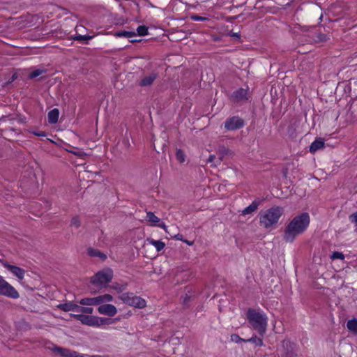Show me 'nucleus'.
I'll return each instance as SVG.
<instances>
[{
	"mask_svg": "<svg viewBox=\"0 0 357 357\" xmlns=\"http://www.w3.org/2000/svg\"><path fill=\"white\" fill-rule=\"evenodd\" d=\"M310 218L308 213L304 212L295 216L286 226L283 239L292 243L296 236L303 234L310 225Z\"/></svg>",
	"mask_w": 357,
	"mask_h": 357,
	"instance_id": "nucleus-1",
	"label": "nucleus"
},
{
	"mask_svg": "<svg viewBox=\"0 0 357 357\" xmlns=\"http://www.w3.org/2000/svg\"><path fill=\"white\" fill-rule=\"evenodd\" d=\"M284 213V208L275 206L264 211L259 213V222L265 228L268 229L278 222L280 218Z\"/></svg>",
	"mask_w": 357,
	"mask_h": 357,
	"instance_id": "nucleus-2",
	"label": "nucleus"
},
{
	"mask_svg": "<svg viewBox=\"0 0 357 357\" xmlns=\"http://www.w3.org/2000/svg\"><path fill=\"white\" fill-rule=\"evenodd\" d=\"M247 319L252 328L257 331L261 336H264L267 327L266 316L255 309L249 308L247 311Z\"/></svg>",
	"mask_w": 357,
	"mask_h": 357,
	"instance_id": "nucleus-3",
	"label": "nucleus"
},
{
	"mask_svg": "<svg viewBox=\"0 0 357 357\" xmlns=\"http://www.w3.org/2000/svg\"><path fill=\"white\" fill-rule=\"evenodd\" d=\"M119 298L124 303L140 309L144 308L146 304L144 298L134 295L133 293H123Z\"/></svg>",
	"mask_w": 357,
	"mask_h": 357,
	"instance_id": "nucleus-4",
	"label": "nucleus"
},
{
	"mask_svg": "<svg viewBox=\"0 0 357 357\" xmlns=\"http://www.w3.org/2000/svg\"><path fill=\"white\" fill-rule=\"evenodd\" d=\"M113 278V273L111 269L105 271H99L91 278V282L97 286L105 285L110 282Z\"/></svg>",
	"mask_w": 357,
	"mask_h": 357,
	"instance_id": "nucleus-5",
	"label": "nucleus"
},
{
	"mask_svg": "<svg viewBox=\"0 0 357 357\" xmlns=\"http://www.w3.org/2000/svg\"><path fill=\"white\" fill-rule=\"evenodd\" d=\"M0 295L13 299L20 297L18 291L1 276H0Z\"/></svg>",
	"mask_w": 357,
	"mask_h": 357,
	"instance_id": "nucleus-6",
	"label": "nucleus"
},
{
	"mask_svg": "<svg viewBox=\"0 0 357 357\" xmlns=\"http://www.w3.org/2000/svg\"><path fill=\"white\" fill-rule=\"evenodd\" d=\"M112 300V296L106 294L94 298H84L79 303L82 305H100L102 303L110 302Z\"/></svg>",
	"mask_w": 357,
	"mask_h": 357,
	"instance_id": "nucleus-7",
	"label": "nucleus"
},
{
	"mask_svg": "<svg viewBox=\"0 0 357 357\" xmlns=\"http://www.w3.org/2000/svg\"><path fill=\"white\" fill-rule=\"evenodd\" d=\"M244 121L239 116H232L227 119L225 122V128L227 130H236L244 126Z\"/></svg>",
	"mask_w": 357,
	"mask_h": 357,
	"instance_id": "nucleus-8",
	"label": "nucleus"
},
{
	"mask_svg": "<svg viewBox=\"0 0 357 357\" xmlns=\"http://www.w3.org/2000/svg\"><path fill=\"white\" fill-rule=\"evenodd\" d=\"M76 320L89 326H98L97 317L88 314H71Z\"/></svg>",
	"mask_w": 357,
	"mask_h": 357,
	"instance_id": "nucleus-9",
	"label": "nucleus"
},
{
	"mask_svg": "<svg viewBox=\"0 0 357 357\" xmlns=\"http://www.w3.org/2000/svg\"><path fill=\"white\" fill-rule=\"evenodd\" d=\"M52 350L61 357H84L83 354H79L75 351L57 346H55Z\"/></svg>",
	"mask_w": 357,
	"mask_h": 357,
	"instance_id": "nucleus-10",
	"label": "nucleus"
},
{
	"mask_svg": "<svg viewBox=\"0 0 357 357\" xmlns=\"http://www.w3.org/2000/svg\"><path fill=\"white\" fill-rule=\"evenodd\" d=\"M282 351L281 354L282 357H296V354L294 349V344L289 342L282 341Z\"/></svg>",
	"mask_w": 357,
	"mask_h": 357,
	"instance_id": "nucleus-11",
	"label": "nucleus"
},
{
	"mask_svg": "<svg viewBox=\"0 0 357 357\" xmlns=\"http://www.w3.org/2000/svg\"><path fill=\"white\" fill-rule=\"evenodd\" d=\"M98 311L101 314H105L109 317L114 316L117 312L116 307L112 304H102L99 305Z\"/></svg>",
	"mask_w": 357,
	"mask_h": 357,
	"instance_id": "nucleus-12",
	"label": "nucleus"
},
{
	"mask_svg": "<svg viewBox=\"0 0 357 357\" xmlns=\"http://www.w3.org/2000/svg\"><path fill=\"white\" fill-rule=\"evenodd\" d=\"M3 266L15 275L20 280L24 278L25 271L23 268L11 265L8 263L3 264Z\"/></svg>",
	"mask_w": 357,
	"mask_h": 357,
	"instance_id": "nucleus-13",
	"label": "nucleus"
},
{
	"mask_svg": "<svg viewBox=\"0 0 357 357\" xmlns=\"http://www.w3.org/2000/svg\"><path fill=\"white\" fill-rule=\"evenodd\" d=\"M247 93L248 91L246 89L240 88L233 92L231 97L235 102L246 100H248Z\"/></svg>",
	"mask_w": 357,
	"mask_h": 357,
	"instance_id": "nucleus-14",
	"label": "nucleus"
},
{
	"mask_svg": "<svg viewBox=\"0 0 357 357\" xmlns=\"http://www.w3.org/2000/svg\"><path fill=\"white\" fill-rule=\"evenodd\" d=\"M324 147V139L319 137L317 138L310 146V152L312 153H315L318 150L321 149Z\"/></svg>",
	"mask_w": 357,
	"mask_h": 357,
	"instance_id": "nucleus-15",
	"label": "nucleus"
},
{
	"mask_svg": "<svg viewBox=\"0 0 357 357\" xmlns=\"http://www.w3.org/2000/svg\"><path fill=\"white\" fill-rule=\"evenodd\" d=\"M260 204H261L260 200H259V199L254 200L250 206L245 208L242 211V215H248V214L252 213L253 212L257 211V209L258 208V206H259Z\"/></svg>",
	"mask_w": 357,
	"mask_h": 357,
	"instance_id": "nucleus-16",
	"label": "nucleus"
},
{
	"mask_svg": "<svg viewBox=\"0 0 357 357\" xmlns=\"http://www.w3.org/2000/svg\"><path fill=\"white\" fill-rule=\"evenodd\" d=\"M157 75L155 73H151L150 75L144 77L139 82V86H148L153 84L156 79Z\"/></svg>",
	"mask_w": 357,
	"mask_h": 357,
	"instance_id": "nucleus-17",
	"label": "nucleus"
},
{
	"mask_svg": "<svg viewBox=\"0 0 357 357\" xmlns=\"http://www.w3.org/2000/svg\"><path fill=\"white\" fill-rule=\"evenodd\" d=\"M77 304L73 302H67L57 305V308L64 312L76 311Z\"/></svg>",
	"mask_w": 357,
	"mask_h": 357,
	"instance_id": "nucleus-18",
	"label": "nucleus"
},
{
	"mask_svg": "<svg viewBox=\"0 0 357 357\" xmlns=\"http://www.w3.org/2000/svg\"><path fill=\"white\" fill-rule=\"evenodd\" d=\"M59 111L57 108H54L48 112V122L50 124L56 123L58 121Z\"/></svg>",
	"mask_w": 357,
	"mask_h": 357,
	"instance_id": "nucleus-19",
	"label": "nucleus"
},
{
	"mask_svg": "<svg viewBox=\"0 0 357 357\" xmlns=\"http://www.w3.org/2000/svg\"><path fill=\"white\" fill-rule=\"evenodd\" d=\"M87 253L91 257H99L102 260H105L107 258V255L105 254H104L103 252H100L98 249L89 248Z\"/></svg>",
	"mask_w": 357,
	"mask_h": 357,
	"instance_id": "nucleus-20",
	"label": "nucleus"
},
{
	"mask_svg": "<svg viewBox=\"0 0 357 357\" xmlns=\"http://www.w3.org/2000/svg\"><path fill=\"white\" fill-rule=\"evenodd\" d=\"M147 241H149L151 245H153L158 252L161 251L165 246V243L161 241L147 238Z\"/></svg>",
	"mask_w": 357,
	"mask_h": 357,
	"instance_id": "nucleus-21",
	"label": "nucleus"
},
{
	"mask_svg": "<svg viewBox=\"0 0 357 357\" xmlns=\"http://www.w3.org/2000/svg\"><path fill=\"white\" fill-rule=\"evenodd\" d=\"M347 327L348 330L351 332L354 335H357V319H353L349 320L347 323Z\"/></svg>",
	"mask_w": 357,
	"mask_h": 357,
	"instance_id": "nucleus-22",
	"label": "nucleus"
},
{
	"mask_svg": "<svg viewBox=\"0 0 357 357\" xmlns=\"http://www.w3.org/2000/svg\"><path fill=\"white\" fill-rule=\"evenodd\" d=\"M330 37L327 34L321 33V32H317L315 33V35L314 36V40L316 43H322L326 42L328 40H329Z\"/></svg>",
	"mask_w": 357,
	"mask_h": 357,
	"instance_id": "nucleus-23",
	"label": "nucleus"
},
{
	"mask_svg": "<svg viewBox=\"0 0 357 357\" xmlns=\"http://www.w3.org/2000/svg\"><path fill=\"white\" fill-rule=\"evenodd\" d=\"M231 151L227 147L224 146H221L218 148V154H219V164L220 163V162L223 159V157L225 155H229V154H231Z\"/></svg>",
	"mask_w": 357,
	"mask_h": 357,
	"instance_id": "nucleus-24",
	"label": "nucleus"
},
{
	"mask_svg": "<svg viewBox=\"0 0 357 357\" xmlns=\"http://www.w3.org/2000/svg\"><path fill=\"white\" fill-rule=\"evenodd\" d=\"M146 220L151 222L154 225H155L157 223H159L160 221V218L155 216L154 213L151 211L146 213Z\"/></svg>",
	"mask_w": 357,
	"mask_h": 357,
	"instance_id": "nucleus-25",
	"label": "nucleus"
},
{
	"mask_svg": "<svg viewBox=\"0 0 357 357\" xmlns=\"http://www.w3.org/2000/svg\"><path fill=\"white\" fill-rule=\"evenodd\" d=\"M93 311V309L91 307H84V306H79L78 305H77L76 312L82 313V314H87L89 315V314H92Z\"/></svg>",
	"mask_w": 357,
	"mask_h": 357,
	"instance_id": "nucleus-26",
	"label": "nucleus"
},
{
	"mask_svg": "<svg viewBox=\"0 0 357 357\" xmlns=\"http://www.w3.org/2000/svg\"><path fill=\"white\" fill-rule=\"evenodd\" d=\"M115 36L117 37H126L131 38L133 36H136L137 34L135 31H120L115 33Z\"/></svg>",
	"mask_w": 357,
	"mask_h": 357,
	"instance_id": "nucleus-27",
	"label": "nucleus"
},
{
	"mask_svg": "<svg viewBox=\"0 0 357 357\" xmlns=\"http://www.w3.org/2000/svg\"><path fill=\"white\" fill-rule=\"evenodd\" d=\"M97 322L98 326L99 327L102 325H109L114 323L112 319L110 318H105V317H97Z\"/></svg>",
	"mask_w": 357,
	"mask_h": 357,
	"instance_id": "nucleus-28",
	"label": "nucleus"
},
{
	"mask_svg": "<svg viewBox=\"0 0 357 357\" xmlns=\"http://www.w3.org/2000/svg\"><path fill=\"white\" fill-rule=\"evenodd\" d=\"M46 70L45 69H36L34 70H33L28 76V78L29 79H33L40 75H42L43 73H46Z\"/></svg>",
	"mask_w": 357,
	"mask_h": 357,
	"instance_id": "nucleus-29",
	"label": "nucleus"
},
{
	"mask_svg": "<svg viewBox=\"0 0 357 357\" xmlns=\"http://www.w3.org/2000/svg\"><path fill=\"white\" fill-rule=\"evenodd\" d=\"M176 160L179 162L183 163L185 161V155L184 151L180 149H176Z\"/></svg>",
	"mask_w": 357,
	"mask_h": 357,
	"instance_id": "nucleus-30",
	"label": "nucleus"
},
{
	"mask_svg": "<svg viewBox=\"0 0 357 357\" xmlns=\"http://www.w3.org/2000/svg\"><path fill=\"white\" fill-rule=\"evenodd\" d=\"M126 287H127L126 283L119 284V283L115 282L112 285V288H113L114 290H116L119 293L124 291L126 289Z\"/></svg>",
	"mask_w": 357,
	"mask_h": 357,
	"instance_id": "nucleus-31",
	"label": "nucleus"
},
{
	"mask_svg": "<svg viewBox=\"0 0 357 357\" xmlns=\"http://www.w3.org/2000/svg\"><path fill=\"white\" fill-rule=\"evenodd\" d=\"M70 226L79 228L81 226V220L78 215H75L72 218L70 221Z\"/></svg>",
	"mask_w": 357,
	"mask_h": 357,
	"instance_id": "nucleus-32",
	"label": "nucleus"
},
{
	"mask_svg": "<svg viewBox=\"0 0 357 357\" xmlns=\"http://www.w3.org/2000/svg\"><path fill=\"white\" fill-rule=\"evenodd\" d=\"M246 342H252L256 346H261V345H263V340H262V339L261 337H257L256 335L252 337L250 339H248L246 340Z\"/></svg>",
	"mask_w": 357,
	"mask_h": 357,
	"instance_id": "nucleus-33",
	"label": "nucleus"
},
{
	"mask_svg": "<svg viewBox=\"0 0 357 357\" xmlns=\"http://www.w3.org/2000/svg\"><path fill=\"white\" fill-rule=\"evenodd\" d=\"M93 36H88V35H77L73 37V39L74 40H79V41H88L89 40H91L93 38Z\"/></svg>",
	"mask_w": 357,
	"mask_h": 357,
	"instance_id": "nucleus-34",
	"label": "nucleus"
},
{
	"mask_svg": "<svg viewBox=\"0 0 357 357\" xmlns=\"http://www.w3.org/2000/svg\"><path fill=\"white\" fill-rule=\"evenodd\" d=\"M137 31L139 36H146L148 34V28L144 25H140L137 27Z\"/></svg>",
	"mask_w": 357,
	"mask_h": 357,
	"instance_id": "nucleus-35",
	"label": "nucleus"
},
{
	"mask_svg": "<svg viewBox=\"0 0 357 357\" xmlns=\"http://www.w3.org/2000/svg\"><path fill=\"white\" fill-rule=\"evenodd\" d=\"M331 258L333 260H334V259L343 260L344 259V255L342 252L335 251V252H333V254L331 256Z\"/></svg>",
	"mask_w": 357,
	"mask_h": 357,
	"instance_id": "nucleus-36",
	"label": "nucleus"
},
{
	"mask_svg": "<svg viewBox=\"0 0 357 357\" xmlns=\"http://www.w3.org/2000/svg\"><path fill=\"white\" fill-rule=\"evenodd\" d=\"M231 340L236 342H247L245 339L241 338L238 335L233 334L231 335Z\"/></svg>",
	"mask_w": 357,
	"mask_h": 357,
	"instance_id": "nucleus-37",
	"label": "nucleus"
},
{
	"mask_svg": "<svg viewBox=\"0 0 357 357\" xmlns=\"http://www.w3.org/2000/svg\"><path fill=\"white\" fill-rule=\"evenodd\" d=\"M349 220L357 225V211L349 215Z\"/></svg>",
	"mask_w": 357,
	"mask_h": 357,
	"instance_id": "nucleus-38",
	"label": "nucleus"
},
{
	"mask_svg": "<svg viewBox=\"0 0 357 357\" xmlns=\"http://www.w3.org/2000/svg\"><path fill=\"white\" fill-rule=\"evenodd\" d=\"M31 133L38 137H46L47 133L45 131H31Z\"/></svg>",
	"mask_w": 357,
	"mask_h": 357,
	"instance_id": "nucleus-39",
	"label": "nucleus"
},
{
	"mask_svg": "<svg viewBox=\"0 0 357 357\" xmlns=\"http://www.w3.org/2000/svg\"><path fill=\"white\" fill-rule=\"evenodd\" d=\"M191 18L195 21H204L206 20V17H201V16H199V15H192L191 17Z\"/></svg>",
	"mask_w": 357,
	"mask_h": 357,
	"instance_id": "nucleus-40",
	"label": "nucleus"
},
{
	"mask_svg": "<svg viewBox=\"0 0 357 357\" xmlns=\"http://www.w3.org/2000/svg\"><path fill=\"white\" fill-rule=\"evenodd\" d=\"M72 153L73 154H75V155H78V156H80V157H82L83 155H86L85 153H84L82 151H74V152L72 151Z\"/></svg>",
	"mask_w": 357,
	"mask_h": 357,
	"instance_id": "nucleus-41",
	"label": "nucleus"
},
{
	"mask_svg": "<svg viewBox=\"0 0 357 357\" xmlns=\"http://www.w3.org/2000/svg\"><path fill=\"white\" fill-rule=\"evenodd\" d=\"M216 158L215 155H211L207 160L208 162H213Z\"/></svg>",
	"mask_w": 357,
	"mask_h": 357,
	"instance_id": "nucleus-42",
	"label": "nucleus"
},
{
	"mask_svg": "<svg viewBox=\"0 0 357 357\" xmlns=\"http://www.w3.org/2000/svg\"><path fill=\"white\" fill-rule=\"evenodd\" d=\"M158 226L161 227V228H162V229H164L167 231V227H166L165 224L163 222H162L160 223L159 222Z\"/></svg>",
	"mask_w": 357,
	"mask_h": 357,
	"instance_id": "nucleus-43",
	"label": "nucleus"
},
{
	"mask_svg": "<svg viewBox=\"0 0 357 357\" xmlns=\"http://www.w3.org/2000/svg\"><path fill=\"white\" fill-rule=\"evenodd\" d=\"M174 238L177 240H180V241H183V236L181 234H177V235H175Z\"/></svg>",
	"mask_w": 357,
	"mask_h": 357,
	"instance_id": "nucleus-44",
	"label": "nucleus"
},
{
	"mask_svg": "<svg viewBox=\"0 0 357 357\" xmlns=\"http://www.w3.org/2000/svg\"><path fill=\"white\" fill-rule=\"evenodd\" d=\"M230 36H231L233 37L238 38H240V37H241V35L238 33H233L230 34Z\"/></svg>",
	"mask_w": 357,
	"mask_h": 357,
	"instance_id": "nucleus-45",
	"label": "nucleus"
},
{
	"mask_svg": "<svg viewBox=\"0 0 357 357\" xmlns=\"http://www.w3.org/2000/svg\"><path fill=\"white\" fill-rule=\"evenodd\" d=\"M130 41L131 43H134L141 42V41H142V40H141V39H139V40L135 39V40H130Z\"/></svg>",
	"mask_w": 357,
	"mask_h": 357,
	"instance_id": "nucleus-46",
	"label": "nucleus"
},
{
	"mask_svg": "<svg viewBox=\"0 0 357 357\" xmlns=\"http://www.w3.org/2000/svg\"><path fill=\"white\" fill-rule=\"evenodd\" d=\"M183 241H184L185 243H186L189 245H191L193 243V242L189 241L188 240H183Z\"/></svg>",
	"mask_w": 357,
	"mask_h": 357,
	"instance_id": "nucleus-47",
	"label": "nucleus"
},
{
	"mask_svg": "<svg viewBox=\"0 0 357 357\" xmlns=\"http://www.w3.org/2000/svg\"><path fill=\"white\" fill-rule=\"evenodd\" d=\"M190 299V297L189 296H185V299H184V304H186L187 301Z\"/></svg>",
	"mask_w": 357,
	"mask_h": 357,
	"instance_id": "nucleus-48",
	"label": "nucleus"
},
{
	"mask_svg": "<svg viewBox=\"0 0 357 357\" xmlns=\"http://www.w3.org/2000/svg\"><path fill=\"white\" fill-rule=\"evenodd\" d=\"M15 78V75H13V77H12V80L11 81H13Z\"/></svg>",
	"mask_w": 357,
	"mask_h": 357,
	"instance_id": "nucleus-49",
	"label": "nucleus"
}]
</instances>
